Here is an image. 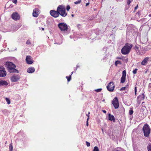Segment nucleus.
<instances>
[{"label": "nucleus", "mask_w": 151, "mask_h": 151, "mask_svg": "<svg viewBox=\"0 0 151 151\" xmlns=\"http://www.w3.org/2000/svg\"><path fill=\"white\" fill-rule=\"evenodd\" d=\"M126 75V73L125 70H123L122 72V76L121 78V82L123 83L124 82L125 80V78Z\"/></svg>", "instance_id": "f8f14e48"}, {"label": "nucleus", "mask_w": 151, "mask_h": 151, "mask_svg": "<svg viewBox=\"0 0 151 151\" xmlns=\"http://www.w3.org/2000/svg\"><path fill=\"white\" fill-rule=\"evenodd\" d=\"M5 65L8 69L10 73H18V70L15 69L16 65L12 62H6Z\"/></svg>", "instance_id": "f03ea898"}, {"label": "nucleus", "mask_w": 151, "mask_h": 151, "mask_svg": "<svg viewBox=\"0 0 151 151\" xmlns=\"http://www.w3.org/2000/svg\"><path fill=\"white\" fill-rule=\"evenodd\" d=\"M9 149L10 150V151H12L13 147L12 145L11 144H10L9 145Z\"/></svg>", "instance_id": "393cba45"}, {"label": "nucleus", "mask_w": 151, "mask_h": 151, "mask_svg": "<svg viewBox=\"0 0 151 151\" xmlns=\"http://www.w3.org/2000/svg\"><path fill=\"white\" fill-rule=\"evenodd\" d=\"M73 73V72H72V73H71V75H72V74Z\"/></svg>", "instance_id": "8fccbe9b"}, {"label": "nucleus", "mask_w": 151, "mask_h": 151, "mask_svg": "<svg viewBox=\"0 0 151 151\" xmlns=\"http://www.w3.org/2000/svg\"><path fill=\"white\" fill-rule=\"evenodd\" d=\"M20 79V76L18 75H15L12 76L11 78V80L12 82L17 81Z\"/></svg>", "instance_id": "1a4fd4ad"}, {"label": "nucleus", "mask_w": 151, "mask_h": 151, "mask_svg": "<svg viewBox=\"0 0 151 151\" xmlns=\"http://www.w3.org/2000/svg\"><path fill=\"white\" fill-rule=\"evenodd\" d=\"M142 130L144 135L145 137H149L151 131V129L149 125L147 124H144L142 128Z\"/></svg>", "instance_id": "20e7f679"}, {"label": "nucleus", "mask_w": 151, "mask_h": 151, "mask_svg": "<svg viewBox=\"0 0 151 151\" xmlns=\"http://www.w3.org/2000/svg\"><path fill=\"white\" fill-rule=\"evenodd\" d=\"M12 2L14 4H16L17 2V0H13Z\"/></svg>", "instance_id": "c9c22d12"}, {"label": "nucleus", "mask_w": 151, "mask_h": 151, "mask_svg": "<svg viewBox=\"0 0 151 151\" xmlns=\"http://www.w3.org/2000/svg\"><path fill=\"white\" fill-rule=\"evenodd\" d=\"M79 67V66H78V65H77L76 67V70H77V69Z\"/></svg>", "instance_id": "37998d69"}, {"label": "nucleus", "mask_w": 151, "mask_h": 151, "mask_svg": "<svg viewBox=\"0 0 151 151\" xmlns=\"http://www.w3.org/2000/svg\"><path fill=\"white\" fill-rule=\"evenodd\" d=\"M70 9V7L69 5H68L66 8V9L67 11H69Z\"/></svg>", "instance_id": "7c9ffc66"}, {"label": "nucleus", "mask_w": 151, "mask_h": 151, "mask_svg": "<svg viewBox=\"0 0 151 151\" xmlns=\"http://www.w3.org/2000/svg\"><path fill=\"white\" fill-rule=\"evenodd\" d=\"M50 15L54 17H58L60 15L63 17L67 15L65 7L63 5H59L57 8V11L51 10L50 11Z\"/></svg>", "instance_id": "f257e3e1"}, {"label": "nucleus", "mask_w": 151, "mask_h": 151, "mask_svg": "<svg viewBox=\"0 0 151 151\" xmlns=\"http://www.w3.org/2000/svg\"><path fill=\"white\" fill-rule=\"evenodd\" d=\"M42 30H44V29L43 28H42Z\"/></svg>", "instance_id": "49530a36"}, {"label": "nucleus", "mask_w": 151, "mask_h": 151, "mask_svg": "<svg viewBox=\"0 0 151 151\" xmlns=\"http://www.w3.org/2000/svg\"><path fill=\"white\" fill-rule=\"evenodd\" d=\"M137 6L135 8V9H137Z\"/></svg>", "instance_id": "a18cd8bd"}, {"label": "nucleus", "mask_w": 151, "mask_h": 151, "mask_svg": "<svg viewBox=\"0 0 151 151\" xmlns=\"http://www.w3.org/2000/svg\"><path fill=\"white\" fill-rule=\"evenodd\" d=\"M109 119L111 121H113L114 122H115V119L114 116L113 115H111L110 114H109L108 115Z\"/></svg>", "instance_id": "2eb2a0df"}, {"label": "nucleus", "mask_w": 151, "mask_h": 151, "mask_svg": "<svg viewBox=\"0 0 151 151\" xmlns=\"http://www.w3.org/2000/svg\"><path fill=\"white\" fill-rule=\"evenodd\" d=\"M86 145L87 147H89L90 146V143L88 142H86Z\"/></svg>", "instance_id": "72a5a7b5"}, {"label": "nucleus", "mask_w": 151, "mask_h": 151, "mask_svg": "<svg viewBox=\"0 0 151 151\" xmlns=\"http://www.w3.org/2000/svg\"><path fill=\"white\" fill-rule=\"evenodd\" d=\"M35 68L33 67L29 68L27 70V72L29 73H33L35 72Z\"/></svg>", "instance_id": "f3484780"}, {"label": "nucleus", "mask_w": 151, "mask_h": 151, "mask_svg": "<svg viewBox=\"0 0 151 151\" xmlns=\"http://www.w3.org/2000/svg\"><path fill=\"white\" fill-rule=\"evenodd\" d=\"M131 3L130 0H128L127 4V5H129Z\"/></svg>", "instance_id": "f704fd0d"}, {"label": "nucleus", "mask_w": 151, "mask_h": 151, "mask_svg": "<svg viewBox=\"0 0 151 151\" xmlns=\"http://www.w3.org/2000/svg\"><path fill=\"white\" fill-rule=\"evenodd\" d=\"M101 90H102L101 88H99V89H96L95 90V91L96 92H99L101 91Z\"/></svg>", "instance_id": "cd10ccee"}, {"label": "nucleus", "mask_w": 151, "mask_h": 151, "mask_svg": "<svg viewBox=\"0 0 151 151\" xmlns=\"http://www.w3.org/2000/svg\"><path fill=\"white\" fill-rule=\"evenodd\" d=\"M112 103L115 109H117L119 107V102L117 97H115L113 99Z\"/></svg>", "instance_id": "0eeeda50"}, {"label": "nucleus", "mask_w": 151, "mask_h": 151, "mask_svg": "<svg viewBox=\"0 0 151 151\" xmlns=\"http://www.w3.org/2000/svg\"><path fill=\"white\" fill-rule=\"evenodd\" d=\"M26 61L27 63L29 64H32L33 62L31 57L30 56H27L26 57Z\"/></svg>", "instance_id": "ddd939ff"}, {"label": "nucleus", "mask_w": 151, "mask_h": 151, "mask_svg": "<svg viewBox=\"0 0 151 151\" xmlns=\"http://www.w3.org/2000/svg\"><path fill=\"white\" fill-rule=\"evenodd\" d=\"M133 113V111L132 110H130L129 111V114L130 115H132Z\"/></svg>", "instance_id": "c756f323"}, {"label": "nucleus", "mask_w": 151, "mask_h": 151, "mask_svg": "<svg viewBox=\"0 0 151 151\" xmlns=\"http://www.w3.org/2000/svg\"><path fill=\"white\" fill-rule=\"evenodd\" d=\"M86 126H88V120H87V121L86 122Z\"/></svg>", "instance_id": "79ce46f5"}, {"label": "nucleus", "mask_w": 151, "mask_h": 151, "mask_svg": "<svg viewBox=\"0 0 151 151\" xmlns=\"http://www.w3.org/2000/svg\"><path fill=\"white\" fill-rule=\"evenodd\" d=\"M93 151H99V149L97 146L94 147Z\"/></svg>", "instance_id": "aec40b11"}, {"label": "nucleus", "mask_w": 151, "mask_h": 151, "mask_svg": "<svg viewBox=\"0 0 151 151\" xmlns=\"http://www.w3.org/2000/svg\"><path fill=\"white\" fill-rule=\"evenodd\" d=\"M150 80L151 81V78H150Z\"/></svg>", "instance_id": "603ef678"}, {"label": "nucleus", "mask_w": 151, "mask_h": 151, "mask_svg": "<svg viewBox=\"0 0 151 151\" xmlns=\"http://www.w3.org/2000/svg\"><path fill=\"white\" fill-rule=\"evenodd\" d=\"M121 63V62L120 61L117 60L115 62V65L117 66V64Z\"/></svg>", "instance_id": "412c9836"}, {"label": "nucleus", "mask_w": 151, "mask_h": 151, "mask_svg": "<svg viewBox=\"0 0 151 151\" xmlns=\"http://www.w3.org/2000/svg\"><path fill=\"white\" fill-rule=\"evenodd\" d=\"M102 111L104 113H106V111L105 110H102Z\"/></svg>", "instance_id": "ea45409f"}, {"label": "nucleus", "mask_w": 151, "mask_h": 151, "mask_svg": "<svg viewBox=\"0 0 151 151\" xmlns=\"http://www.w3.org/2000/svg\"><path fill=\"white\" fill-rule=\"evenodd\" d=\"M66 78L67 79L68 81V82H69V81H70V79H71V76H67L66 77Z\"/></svg>", "instance_id": "4be33fe9"}, {"label": "nucleus", "mask_w": 151, "mask_h": 151, "mask_svg": "<svg viewBox=\"0 0 151 151\" xmlns=\"http://www.w3.org/2000/svg\"><path fill=\"white\" fill-rule=\"evenodd\" d=\"M149 59L148 57L145 58L142 62L141 64L142 65H145L147 63Z\"/></svg>", "instance_id": "dca6fc26"}, {"label": "nucleus", "mask_w": 151, "mask_h": 151, "mask_svg": "<svg viewBox=\"0 0 151 151\" xmlns=\"http://www.w3.org/2000/svg\"><path fill=\"white\" fill-rule=\"evenodd\" d=\"M149 16L150 17H151V14H149Z\"/></svg>", "instance_id": "c03bdc74"}, {"label": "nucleus", "mask_w": 151, "mask_h": 151, "mask_svg": "<svg viewBox=\"0 0 151 151\" xmlns=\"http://www.w3.org/2000/svg\"><path fill=\"white\" fill-rule=\"evenodd\" d=\"M140 110L144 115L146 116L147 115V110L145 106H142L141 109Z\"/></svg>", "instance_id": "4468645a"}, {"label": "nucleus", "mask_w": 151, "mask_h": 151, "mask_svg": "<svg viewBox=\"0 0 151 151\" xmlns=\"http://www.w3.org/2000/svg\"><path fill=\"white\" fill-rule=\"evenodd\" d=\"M144 102H142V104H144Z\"/></svg>", "instance_id": "3c124183"}, {"label": "nucleus", "mask_w": 151, "mask_h": 151, "mask_svg": "<svg viewBox=\"0 0 151 151\" xmlns=\"http://www.w3.org/2000/svg\"><path fill=\"white\" fill-rule=\"evenodd\" d=\"M6 72L5 68L1 66H0V77H4L6 76Z\"/></svg>", "instance_id": "6e6552de"}, {"label": "nucleus", "mask_w": 151, "mask_h": 151, "mask_svg": "<svg viewBox=\"0 0 151 151\" xmlns=\"http://www.w3.org/2000/svg\"><path fill=\"white\" fill-rule=\"evenodd\" d=\"M115 86L113 82H110L109 83L106 88L107 90L109 91L112 92L114 90Z\"/></svg>", "instance_id": "423d86ee"}, {"label": "nucleus", "mask_w": 151, "mask_h": 151, "mask_svg": "<svg viewBox=\"0 0 151 151\" xmlns=\"http://www.w3.org/2000/svg\"><path fill=\"white\" fill-rule=\"evenodd\" d=\"M132 47V45L130 44L127 43L122 48L121 50V53L123 55L128 54Z\"/></svg>", "instance_id": "7ed1b4c3"}, {"label": "nucleus", "mask_w": 151, "mask_h": 151, "mask_svg": "<svg viewBox=\"0 0 151 151\" xmlns=\"http://www.w3.org/2000/svg\"><path fill=\"white\" fill-rule=\"evenodd\" d=\"M26 44H30V42L29 41H28V40L27 42H26Z\"/></svg>", "instance_id": "e433bc0d"}, {"label": "nucleus", "mask_w": 151, "mask_h": 151, "mask_svg": "<svg viewBox=\"0 0 151 151\" xmlns=\"http://www.w3.org/2000/svg\"><path fill=\"white\" fill-rule=\"evenodd\" d=\"M126 89V87H122V88L121 89H120V91H124V90Z\"/></svg>", "instance_id": "2f4dec72"}, {"label": "nucleus", "mask_w": 151, "mask_h": 151, "mask_svg": "<svg viewBox=\"0 0 151 151\" xmlns=\"http://www.w3.org/2000/svg\"><path fill=\"white\" fill-rule=\"evenodd\" d=\"M137 14L138 15H139V13H137Z\"/></svg>", "instance_id": "09e8293b"}, {"label": "nucleus", "mask_w": 151, "mask_h": 151, "mask_svg": "<svg viewBox=\"0 0 151 151\" xmlns=\"http://www.w3.org/2000/svg\"><path fill=\"white\" fill-rule=\"evenodd\" d=\"M6 101L7 103L8 104H10V101L9 99L8 98H6Z\"/></svg>", "instance_id": "5701e85b"}, {"label": "nucleus", "mask_w": 151, "mask_h": 151, "mask_svg": "<svg viewBox=\"0 0 151 151\" xmlns=\"http://www.w3.org/2000/svg\"><path fill=\"white\" fill-rule=\"evenodd\" d=\"M81 1V0H79L78 1H76L74 2V3L75 4H79Z\"/></svg>", "instance_id": "bb28decb"}, {"label": "nucleus", "mask_w": 151, "mask_h": 151, "mask_svg": "<svg viewBox=\"0 0 151 151\" xmlns=\"http://www.w3.org/2000/svg\"><path fill=\"white\" fill-rule=\"evenodd\" d=\"M147 149L148 151H151V144H149L147 145Z\"/></svg>", "instance_id": "6ab92c4d"}, {"label": "nucleus", "mask_w": 151, "mask_h": 151, "mask_svg": "<svg viewBox=\"0 0 151 151\" xmlns=\"http://www.w3.org/2000/svg\"><path fill=\"white\" fill-rule=\"evenodd\" d=\"M140 97H142L143 99H144L145 97L144 94L143 93L142 94V95L139 96L138 97V98H139Z\"/></svg>", "instance_id": "b1692460"}, {"label": "nucleus", "mask_w": 151, "mask_h": 151, "mask_svg": "<svg viewBox=\"0 0 151 151\" xmlns=\"http://www.w3.org/2000/svg\"><path fill=\"white\" fill-rule=\"evenodd\" d=\"M8 85V83L6 81H0V86H7Z\"/></svg>", "instance_id": "a211bd4d"}, {"label": "nucleus", "mask_w": 151, "mask_h": 151, "mask_svg": "<svg viewBox=\"0 0 151 151\" xmlns=\"http://www.w3.org/2000/svg\"><path fill=\"white\" fill-rule=\"evenodd\" d=\"M134 90H135V91H134L135 94V95H136L137 94V88L136 86H135V87Z\"/></svg>", "instance_id": "473e14b6"}, {"label": "nucleus", "mask_w": 151, "mask_h": 151, "mask_svg": "<svg viewBox=\"0 0 151 151\" xmlns=\"http://www.w3.org/2000/svg\"><path fill=\"white\" fill-rule=\"evenodd\" d=\"M58 26L60 30L62 31H64L68 29L67 25L64 23H60Z\"/></svg>", "instance_id": "39448f33"}, {"label": "nucleus", "mask_w": 151, "mask_h": 151, "mask_svg": "<svg viewBox=\"0 0 151 151\" xmlns=\"http://www.w3.org/2000/svg\"><path fill=\"white\" fill-rule=\"evenodd\" d=\"M138 70L137 69H135V70H134L133 71L132 73L134 74H136L137 73V71Z\"/></svg>", "instance_id": "a878e982"}, {"label": "nucleus", "mask_w": 151, "mask_h": 151, "mask_svg": "<svg viewBox=\"0 0 151 151\" xmlns=\"http://www.w3.org/2000/svg\"><path fill=\"white\" fill-rule=\"evenodd\" d=\"M77 27L78 28H80V27H81V24H78L77 25Z\"/></svg>", "instance_id": "4c0bfd02"}, {"label": "nucleus", "mask_w": 151, "mask_h": 151, "mask_svg": "<svg viewBox=\"0 0 151 151\" xmlns=\"http://www.w3.org/2000/svg\"><path fill=\"white\" fill-rule=\"evenodd\" d=\"M89 114H90V112H88V114H86V116H88V118L87 119V120H88H88L89 119Z\"/></svg>", "instance_id": "c85d7f7f"}, {"label": "nucleus", "mask_w": 151, "mask_h": 151, "mask_svg": "<svg viewBox=\"0 0 151 151\" xmlns=\"http://www.w3.org/2000/svg\"><path fill=\"white\" fill-rule=\"evenodd\" d=\"M71 16H72V17H74V14H72L71 15Z\"/></svg>", "instance_id": "de8ad7c7"}, {"label": "nucleus", "mask_w": 151, "mask_h": 151, "mask_svg": "<svg viewBox=\"0 0 151 151\" xmlns=\"http://www.w3.org/2000/svg\"><path fill=\"white\" fill-rule=\"evenodd\" d=\"M39 13V10L37 8H35L33 10L32 15L34 17H38Z\"/></svg>", "instance_id": "9d476101"}, {"label": "nucleus", "mask_w": 151, "mask_h": 151, "mask_svg": "<svg viewBox=\"0 0 151 151\" xmlns=\"http://www.w3.org/2000/svg\"><path fill=\"white\" fill-rule=\"evenodd\" d=\"M89 4V2H88L86 4V6H88Z\"/></svg>", "instance_id": "a19ab883"}, {"label": "nucleus", "mask_w": 151, "mask_h": 151, "mask_svg": "<svg viewBox=\"0 0 151 151\" xmlns=\"http://www.w3.org/2000/svg\"><path fill=\"white\" fill-rule=\"evenodd\" d=\"M149 87L151 88V83H150L149 85Z\"/></svg>", "instance_id": "58836bf2"}, {"label": "nucleus", "mask_w": 151, "mask_h": 151, "mask_svg": "<svg viewBox=\"0 0 151 151\" xmlns=\"http://www.w3.org/2000/svg\"><path fill=\"white\" fill-rule=\"evenodd\" d=\"M12 18L15 20H17L19 19L20 17L19 14L16 12L14 13L12 15Z\"/></svg>", "instance_id": "9b49d317"}]
</instances>
